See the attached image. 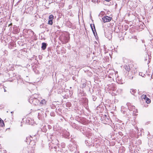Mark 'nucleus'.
<instances>
[{
  "mask_svg": "<svg viewBox=\"0 0 153 153\" xmlns=\"http://www.w3.org/2000/svg\"><path fill=\"white\" fill-rule=\"evenodd\" d=\"M102 20L104 23L109 22L111 20V18L107 16H104L102 18Z\"/></svg>",
  "mask_w": 153,
  "mask_h": 153,
  "instance_id": "1",
  "label": "nucleus"
},
{
  "mask_svg": "<svg viewBox=\"0 0 153 153\" xmlns=\"http://www.w3.org/2000/svg\"><path fill=\"white\" fill-rule=\"evenodd\" d=\"M29 102L31 103H33V104L36 105V103H35V102L38 101V100L36 99L31 98L29 99Z\"/></svg>",
  "mask_w": 153,
  "mask_h": 153,
  "instance_id": "2",
  "label": "nucleus"
},
{
  "mask_svg": "<svg viewBox=\"0 0 153 153\" xmlns=\"http://www.w3.org/2000/svg\"><path fill=\"white\" fill-rule=\"evenodd\" d=\"M91 27V29L92 30L93 33H94V35H95V33L94 31H96V30L94 26V24L93 25H92V24L90 25Z\"/></svg>",
  "mask_w": 153,
  "mask_h": 153,
  "instance_id": "3",
  "label": "nucleus"
},
{
  "mask_svg": "<svg viewBox=\"0 0 153 153\" xmlns=\"http://www.w3.org/2000/svg\"><path fill=\"white\" fill-rule=\"evenodd\" d=\"M46 48V44L45 43L43 42L42 44V48L43 50H45Z\"/></svg>",
  "mask_w": 153,
  "mask_h": 153,
  "instance_id": "4",
  "label": "nucleus"
},
{
  "mask_svg": "<svg viewBox=\"0 0 153 153\" xmlns=\"http://www.w3.org/2000/svg\"><path fill=\"white\" fill-rule=\"evenodd\" d=\"M130 92L132 94L135 95V93H136V90L133 89H131Z\"/></svg>",
  "mask_w": 153,
  "mask_h": 153,
  "instance_id": "5",
  "label": "nucleus"
},
{
  "mask_svg": "<svg viewBox=\"0 0 153 153\" xmlns=\"http://www.w3.org/2000/svg\"><path fill=\"white\" fill-rule=\"evenodd\" d=\"M4 126L3 121L0 118V126L3 127Z\"/></svg>",
  "mask_w": 153,
  "mask_h": 153,
  "instance_id": "6",
  "label": "nucleus"
},
{
  "mask_svg": "<svg viewBox=\"0 0 153 153\" xmlns=\"http://www.w3.org/2000/svg\"><path fill=\"white\" fill-rule=\"evenodd\" d=\"M124 67L125 69L127 71L129 72L130 71V67H129V65H125L124 66Z\"/></svg>",
  "mask_w": 153,
  "mask_h": 153,
  "instance_id": "7",
  "label": "nucleus"
},
{
  "mask_svg": "<svg viewBox=\"0 0 153 153\" xmlns=\"http://www.w3.org/2000/svg\"><path fill=\"white\" fill-rule=\"evenodd\" d=\"M145 100L146 101V103L148 104L150 103L151 102L150 100L148 97Z\"/></svg>",
  "mask_w": 153,
  "mask_h": 153,
  "instance_id": "8",
  "label": "nucleus"
},
{
  "mask_svg": "<svg viewBox=\"0 0 153 153\" xmlns=\"http://www.w3.org/2000/svg\"><path fill=\"white\" fill-rule=\"evenodd\" d=\"M147 97L146 96V95L145 94H143L141 96V98L142 99H144V100L146 99Z\"/></svg>",
  "mask_w": 153,
  "mask_h": 153,
  "instance_id": "9",
  "label": "nucleus"
},
{
  "mask_svg": "<svg viewBox=\"0 0 153 153\" xmlns=\"http://www.w3.org/2000/svg\"><path fill=\"white\" fill-rule=\"evenodd\" d=\"M49 20H53V16L52 15H51L49 17Z\"/></svg>",
  "mask_w": 153,
  "mask_h": 153,
  "instance_id": "10",
  "label": "nucleus"
},
{
  "mask_svg": "<svg viewBox=\"0 0 153 153\" xmlns=\"http://www.w3.org/2000/svg\"><path fill=\"white\" fill-rule=\"evenodd\" d=\"M52 21L53 20H49L48 21V24L51 25H52L53 24Z\"/></svg>",
  "mask_w": 153,
  "mask_h": 153,
  "instance_id": "11",
  "label": "nucleus"
},
{
  "mask_svg": "<svg viewBox=\"0 0 153 153\" xmlns=\"http://www.w3.org/2000/svg\"><path fill=\"white\" fill-rule=\"evenodd\" d=\"M46 101L45 100H42L41 101V102L40 103H41L42 104H45L46 103Z\"/></svg>",
  "mask_w": 153,
  "mask_h": 153,
  "instance_id": "12",
  "label": "nucleus"
},
{
  "mask_svg": "<svg viewBox=\"0 0 153 153\" xmlns=\"http://www.w3.org/2000/svg\"><path fill=\"white\" fill-rule=\"evenodd\" d=\"M105 0L109 2L111 0Z\"/></svg>",
  "mask_w": 153,
  "mask_h": 153,
  "instance_id": "13",
  "label": "nucleus"
},
{
  "mask_svg": "<svg viewBox=\"0 0 153 153\" xmlns=\"http://www.w3.org/2000/svg\"><path fill=\"white\" fill-rule=\"evenodd\" d=\"M142 74V73H139V75H140V74Z\"/></svg>",
  "mask_w": 153,
  "mask_h": 153,
  "instance_id": "14",
  "label": "nucleus"
},
{
  "mask_svg": "<svg viewBox=\"0 0 153 153\" xmlns=\"http://www.w3.org/2000/svg\"><path fill=\"white\" fill-rule=\"evenodd\" d=\"M141 75V76H142V74H141V75Z\"/></svg>",
  "mask_w": 153,
  "mask_h": 153,
  "instance_id": "15",
  "label": "nucleus"
},
{
  "mask_svg": "<svg viewBox=\"0 0 153 153\" xmlns=\"http://www.w3.org/2000/svg\"><path fill=\"white\" fill-rule=\"evenodd\" d=\"M133 77H132L131 78L133 79Z\"/></svg>",
  "mask_w": 153,
  "mask_h": 153,
  "instance_id": "16",
  "label": "nucleus"
},
{
  "mask_svg": "<svg viewBox=\"0 0 153 153\" xmlns=\"http://www.w3.org/2000/svg\"><path fill=\"white\" fill-rule=\"evenodd\" d=\"M11 113H13L12 112H11Z\"/></svg>",
  "mask_w": 153,
  "mask_h": 153,
  "instance_id": "17",
  "label": "nucleus"
}]
</instances>
